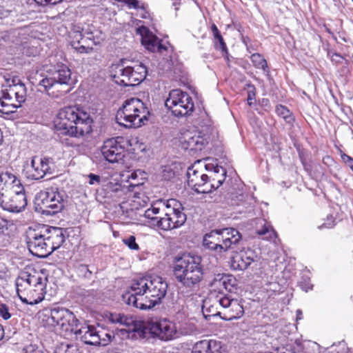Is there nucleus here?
Returning <instances> with one entry per match:
<instances>
[{"label":"nucleus","instance_id":"1","mask_svg":"<svg viewBox=\"0 0 353 353\" xmlns=\"http://www.w3.org/2000/svg\"><path fill=\"white\" fill-rule=\"evenodd\" d=\"M94 121L90 113L77 106L61 108L53 120V127L60 142L68 147L76 144L70 138L79 139L92 132Z\"/></svg>","mask_w":353,"mask_h":353},{"label":"nucleus","instance_id":"2","mask_svg":"<svg viewBox=\"0 0 353 353\" xmlns=\"http://www.w3.org/2000/svg\"><path fill=\"white\" fill-rule=\"evenodd\" d=\"M168 285L160 276L143 277L135 280L130 290L122 295L129 305L141 310H150L159 304L165 296Z\"/></svg>","mask_w":353,"mask_h":353},{"label":"nucleus","instance_id":"3","mask_svg":"<svg viewBox=\"0 0 353 353\" xmlns=\"http://www.w3.org/2000/svg\"><path fill=\"white\" fill-rule=\"evenodd\" d=\"M47 282V276L42 272L26 268L16 279L18 296L24 303L36 305L45 297Z\"/></svg>","mask_w":353,"mask_h":353},{"label":"nucleus","instance_id":"4","mask_svg":"<svg viewBox=\"0 0 353 353\" xmlns=\"http://www.w3.org/2000/svg\"><path fill=\"white\" fill-rule=\"evenodd\" d=\"M201 259L197 256L184 255L176 258L172 271L176 281L182 286L192 290L203 279Z\"/></svg>","mask_w":353,"mask_h":353},{"label":"nucleus","instance_id":"5","mask_svg":"<svg viewBox=\"0 0 353 353\" xmlns=\"http://www.w3.org/2000/svg\"><path fill=\"white\" fill-rule=\"evenodd\" d=\"M150 112L145 104L138 98L125 100L116 114L117 122L127 128L144 125L149 119Z\"/></svg>","mask_w":353,"mask_h":353},{"label":"nucleus","instance_id":"6","mask_svg":"<svg viewBox=\"0 0 353 353\" xmlns=\"http://www.w3.org/2000/svg\"><path fill=\"white\" fill-rule=\"evenodd\" d=\"M39 319L45 327L59 326L62 330L72 333L79 327L74 314L63 307L45 308L39 312Z\"/></svg>","mask_w":353,"mask_h":353},{"label":"nucleus","instance_id":"7","mask_svg":"<svg viewBox=\"0 0 353 353\" xmlns=\"http://www.w3.org/2000/svg\"><path fill=\"white\" fill-rule=\"evenodd\" d=\"M195 328L190 325L188 328H177L176 324L168 319H161L144 326L142 330L143 334L149 333L152 337L158 338L164 341H171L180 337L182 335L191 334Z\"/></svg>","mask_w":353,"mask_h":353},{"label":"nucleus","instance_id":"8","mask_svg":"<svg viewBox=\"0 0 353 353\" xmlns=\"http://www.w3.org/2000/svg\"><path fill=\"white\" fill-rule=\"evenodd\" d=\"M41 224H37L34 227H29L26 232V242L30 252L38 257L46 258L51 252L50 244L46 241L45 232Z\"/></svg>","mask_w":353,"mask_h":353},{"label":"nucleus","instance_id":"9","mask_svg":"<svg viewBox=\"0 0 353 353\" xmlns=\"http://www.w3.org/2000/svg\"><path fill=\"white\" fill-rule=\"evenodd\" d=\"M165 105L177 117L190 114L194 107L190 94L180 89L172 90L170 92Z\"/></svg>","mask_w":353,"mask_h":353},{"label":"nucleus","instance_id":"10","mask_svg":"<svg viewBox=\"0 0 353 353\" xmlns=\"http://www.w3.org/2000/svg\"><path fill=\"white\" fill-rule=\"evenodd\" d=\"M27 205L23 187L16 189H5L1 192V208L11 212H19Z\"/></svg>","mask_w":353,"mask_h":353},{"label":"nucleus","instance_id":"11","mask_svg":"<svg viewBox=\"0 0 353 353\" xmlns=\"http://www.w3.org/2000/svg\"><path fill=\"white\" fill-rule=\"evenodd\" d=\"M137 34L141 36V44L149 52L166 55L169 48H172L168 42L163 43L162 39H159L145 26L139 27L137 29Z\"/></svg>","mask_w":353,"mask_h":353},{"label":"nucleus","instance_id":"12","mask_svg":"<svg viewBox=\"0 0 353 353\" xmlns=\"http://www.w3.org/2000/svg\"><path fill=\"white\" fill-rule=\"evenodd\" d=\"M120 138H111L105 140L101 148L104 159L110 163H116L123 160L125 154V148L119 141Z\"/></svg>","mask_w":353,"mask_h":353},{"label":"nucleus","instance_id":"13","mask_svg":"<svg viewBox=\"0 0 353 353\" xmlns=\"http://www.w3.org/2000/svg\"><path fill=\"white\" fill-rule=\"evenodd\" d=\"M188 185L198 193L207 194L210 192L208 183V174L199 170L195 165L188 168L187 173Z\"/></svg>","mask_w":353,"mask_h":353},{"label":"nucleus","instance_id":"14","mask_svg":"<svg viewBox=\"0 0 353 353\" xmlns=\"http://www.w3.org/2000/svg\"><path fill=\"white\" fill-rule=\"evenodd\" d=\"M74 334L84 343L91 345H99L105 343L108 339H104L103 333H100L92 325H84L77 327Z\"/></svg>","mask_w":353,"mask_h":353},{"label":"nucleus","instance_id":"15","mask_svg":"<svg viewBox=\"0 0 353 353\" xmlns=\"http://www.w3.org/2000/svg\"><path fill=\"white\" fill-rule=\"evenodd\" d=\"M1 99L10 101L12 108H18L26 100V89L22 83L1 90Z\"/></svg>","mask_w":353,"mask_h":353},{"label":"nucleus","instance_id":"16","mask_svg":"<svg viewBox=\"0 0 353 353\" xmlns=\"http://www.w3.org/2000/svg\"><path fill=\"white\" fill-rule=\"evenodd\" d=\"M43 230H46L45 235L48 243H50L51 252L59 248L64 243L65 236L63 228L59 227H52L41 224Z\"/></svg>","mask_w":353,"mask_h":353},{"label":"nucleus","instance_id":"17","mask_svg":"<svg viewBox=\"0 0 353 353\" xmlns=\"http://www.w3.org/2000/svg\"><path fill=\"white\" fill-rule=\"evenodd\" d=\"M54 187L47 188L41 190L35 196L34 205L35 210L42 214L48 215L50 212L48 205H50L51 198H54Z\"/></svg>","mask_w":353,"mask_h":353},{"label":"nucleus","instance_id":"18","mask_svg":"<svg viewBox=\"0 0 353 353\" xmlns=\"http://www.w3.org/2000/svg\"><path fill=\"white\" fill-rule=\"evenodd\" d=\"M256 254L252 250L241 251L232 256L231 268L235 270H245L255 261Z\"/></svg>","mask_w":353,"mask_h":353},{"label":"nucleus","instance_id":"19","mask_svg":"<svg viewBox=\"0 0 353 353\" xmlns=\"http://www.w3.org/2000/svg\"><path fill=\"white\" fill-rule=\"evenodd\" d=\"M241 238V234L236 229L233 228H223L221 239L224 252L230 249H234Z\"/></svg>","mask_w":353,"mask_h":353},{"label":"nucleus","instance_id":"20","mask_svg":"<svg viewBox=\"0 0 353 353\" xmlns=\"http://www.w3.org/2000/svg\"><path fill=\"white\" fill-rule=\"evenodd\" d=\"M129 75V80L132 81L130 86L139 85L146 77L148 71L146 67L141 63H136L133 66H127L126 71Z\"/></svg>","mask_w":353,"mask_h":353},{"label":"nucleus","instance_id":"21","mask_svg":"<svg viewBox=\"0 0 353 353\" xmlns=\"http://www.w3.org/2000/svg\"><path fill=\"white\" fill-rule=\"evenodd\" d=\"M221 343L216 340H201L192 347V353H221Z\"/></svg>","mask_w":353,"mask_h":353},{"label":"nucleus","instance_id":"22","mask_svg":"<svg viewBox=\"0 0 353 353\" xmlns=\"http://www.w3.org/2000/svg\"><path fill=\"white\" fill-rule=\"evenodd\" d=\"M210 30L214 38V46L217 50L221 52L222 56L229 61V51L226 43L216 25L212 23L210 26Z\"/></svg>","mask_w":353,"mask_h":353},{"label":"nucleus","instance_id":"23","mask_svg":"<svg viewBox=\"0 0 353 353\" xmlns=\"http://www.w3.org/2000/svg\"><path fill=\"white\" fill-rule=\"evenodd\" d=\"M225 179V172L222 168L215 167L214 171H210L208 175V183L210 192L220 187Z\"/></svg>","mask_w":353,"mask_h":353},{"label":"nucleus","instance_id":"24","mask_svg":"<svg viewBox=\"0 0 353 353\" xmlns=\"http://www.w3.org/2000/svg\"><path fill=\"white\" fill-rule=\"evenodd\" d=\"M244 314V309L240 301L234 299L230 307L225 310L224 316L221 319L225 321H232L241 318Z\"/></svg>","mask_w":353,"mask_h":353},{"label":"nucleus","instance_id":"25","mask_svg":"<svg viewBox=\"0 0 353 353\" xmlns=\"http://www.w3.org/2000/svg\"><path fill=\"white\" fill-rule=\"evenodd\" d=\"M71 71L68 67L61 65L52 73V77L55 81L64 84L65 86L71 85Z\"/></svg>","mask_w":353,"mask_h":353},{"label":"nucleus","instance_id":"26","mask_svg":"<svg viewBox=\"0 0 353 353\" xmlns=\"http://www.w3.org/2000/svg\"><path fill=\"white\" fill-rule=\"evenodd\" d=\"M120 184V183L113 182L104 178L102 180V186L100 190H97V194L105 199V201H108L114 194V190L118 188V187L119 188Z\"/></svg>","mask_w":353,"mask_h":353},{"label":"nucleus","instance_id":"27","mask_svg":"<svg viewBox=\"0 0 353 353\" xmlns=\"http://www.w3.org/2000/svg\"><path fill=\"white\" fill-rule=\"evenodd\" d=\"M1 183H3V186L1 187V190L5 191V189H16L17 188L23 187L20 181L18 180L16 176L9 171L1 172Z\"/></svg>","mask_w":353,"mask_h":353},{"label":"nucleus","instance_id":"28","mask_svg":"<svg viewBox=\"0 0 353 353\" xmlns=\"http://www.w3.org/2000/svg\"><path fill=\"white\" fill-rule=\"evenodd\" d=\"M125 71H126V67L123 68L118 65L115 68L112 77L117 84L124 87H129L132 81L129 80V75Z\"/></svg>","mask_w":353,"mask_h":353},{"label":"nucleus","instance_id":"29","mask_svg":"<svg viewBox=\"0 0 353 353\" xmlns=\"http://www.w3.org/2000/svg\"><path fill=\"white\" fill-rule=\"evenodd\" d=\"M54 190L56 196L54 198H51L52 200L50 201V205H48V210L50 212L48 213V215H54L59 213L61 212L64 208L63 196L59 192L57 188H54Z\"/></svg>","mask_w":353,"mask_h":353},{"label":"nucleus","instance_id":"30","mask_svg":"<svg viewBox=\"0 0 353 353\" xmlns=\"http://www.w3.org/2000/svg\"><path fill=\"white\" fill-rule=\"evenodd\" d=\"M212 293V303L214 305H219V307H221L224 310H227L228 307H230L231 303L234 300V299H231L227 294H225L223 292L220 293Z\"/></svg>","mask_w":353,"mask_h":353},{"label":"nucleus","instance_id":"31","mask_svg":"<svg viewBox=\"0 0 353 353\" xmlns=\"http://www.w3.org/2000/svg\"><path fill=\"white\" fill-rule=\"evenodd\" d=\"M129 191L128 188L123 186L121 183L119 185V188H116L114 190V194L112 195V196L109 199L108 201H105V202H114V203H119L121 205V208H122L123 206L121 205V203L124 204L125 200L127 199V192Z\"/></svg>","mask_w":353,"mask_h":353},{"label":"nucleus","instance_id":"32","mask_svg":"<svg viewBox=\"0 0 353 353\" xmlns=\"http://www.w3.org/2000/svg\"><path fill=\"white\" fill-rule=\"evenodd\" d=\"M145 172L141 170L134 171L128 176V181L130 180L135 181L130 183L128 188L130 192L133 191L135 187H139L144 183Z\"/></svg>","mask_w":353,"mask_h":353},{"label":"nucleus","instance_id":"33","mask_svg":"<svg viewBox=\"0 0 353 353\" xmlns=\"http://www.w3.org/2000/svg\"><path fill=\"white\" fill-rule=\"evenodd\" d=\"M127 6L131 9L141 10L143 13L141 14V18L148 19L150 17V13L148 10V6L144 2L139 0H123V2Z\"/></svg>","mask_w":353,"mask_h":353},{"label":"nucleus","instance_id":"34","mask_svg":"<svg viewBox=\"0 0 353 353\" xmlns=\"http://www.w3.org/2000/svg\"><path fill=\"white\" fill-rule=\"evenodd\" d=\"M149 227L154 228L158 231L160 234L161 231H168L172 229L181 226L185 222H181L178 224L179 222H148Z\"/></svg>","mask_w":353,"mask_h":353},{"label":"nucleus","instance_id":"35","mask_svg":"<svg viewBox=\"0 0 353 353\" xmlns=\"http://www.w3.org/2000/svg\"><path fill=\"white\" fill-rule=\"evenodd\" d=\"M251 61L256 69L263 70L265 73L270 72L267 60L260 53H254L250 57Z\"/></svg>","mask_w":353,"mask_h":353},{"label":"nucleus","instance_id":"36","mask_svg":"<svg viewBox=\"0 0 353 353\" xmlns=\"http://www.w3.org/2000/svg\"><path fill=\"white\" fill-rule=\"evenodd\" d=\"M109 320L113 323H117L127 327H130L134 323V320L132 317L120 313H111L109 316Z\"/></svg>","mask_w":353,"mask_h":353},{"label":"nucleus","instance_id":"37","mask_svg":"<svg viewBox=\"0 0 353 353\" xmlns=\"http://www.w3.org/2000/svg\"><path fill=\"white\" fill-rule=\"evenodd\" d=\"M275 112L279 117H282L284 121L292 125L295 121V118L292 112L285 105L279 104L276 106Z\"/></svg>","mask_w":353,"mask_h":353},{"label":"nucleus","instance_id":"38","mask_svg":"<svg viewBox=\"0 0 353 353\" xmlns=\"http://www.w3.org/2000/svg\"><path fill=\"white\" fill-rule=\"evenodd\" d=\"M70 90V85L65 86L64 84L55 81L48 95L53 98H59L68 93Z\"/></svg>","mask_w":353,"mask_h":353},{"label":"nucleus","instance_id":"39","mask_svg":"<svg viewBox=\"0 0 353 353\" xmlns=\"http://www.w3.org/2000/svg\"><path fill=\"white\" fill-rule=\"evenodd\" d=\"M203 310L208 312V316H220L221 317V312L219 310V305H214L212 301V293L210 296L204 301Z\"/></svg>","mask_w":353,"mask_h":353},{"label":"nucleus","instance_id":"40","mask_svg":"<svg viewBox=\"0 0 353 353\" xmlns=\"http://www.w3.org/2000/svg\"><path fill=\"white\" fill-rule=\"evenodd\" d=\"M30 172L32 179L34 180H39L45 176V172L41 169V166L38 165L37 157H34L32 159Z\"/></svg>","mask_w":353,"mask_h":353},{"label":"nucleus","instance_id":"41","mask_svg":"<svg viewBox=\"0 0 353 353\" xmlns=\"http://www.w3.org/2000/svg\"><path fill=\"white\" fill-rule=\"evenodd\" d=\"M203 245L205 248L212 251H214L216 253L221 254L224 252L223 244L216 243V242H214V241L208 238L206 235H205L203 237Z\"/></svg>","mask_w":353,"mask_h":353},{"label":"nucleus","instance_id":"42","mask_svg":"<svg viewBox=\"0 0 353 353\" xmlns=\"http://www.w3.org/2000/svg\"><path fill=\"white\" fill-rule=\"evenodd\" d=\"M83 35L81 32L80 31H72L70 34V44L72 47L75 49H81L84 50L85 46L78 47L79 43H81V41L83 38Z\"/></svg>","mask_w":353,"mask_h":353},{"label":"nucleus","instance_id":"43","mask_svg":"<svg viewBox=\"0 0 353 353\" xmlns=\"http://www.w3.org/2000/svg\"><path fill=\"white\" fill-rule=\"evenodd\" d=\"M9 103L10 102L6 100L1 101V117L8 119V117L10 115V118L13 119L14 118L13 114H16L17 108L12 109V105H9Z\"/></svg>","mask_w":353,"mask_h":353},{"label":"nucleus","instance_id":"44","mask_svg":"<svg viewBox=\"0 0 353 353\" xmlns=\"http://www.w3.org/2000/svg\"><path fill=\"white\" fill-rule=\"evenodd\" d=\"M54 353H81L79 347L75 344H61L57 347Z\"/></svg>","mask_w":353,"mask_h":353},{"label":"nucleus","instance_id":"45","mask_svg":"<svg viewBox=\"0 0 353 353\" xmlns=\"http://www.w3.org/2000/svg\"><path fill=\"white\" fill-rule=\"evenodd\" d=\"M222 276H223V274H218L214 276V279L210 282V286L214 290L213 292H223L222 290H223V279Z\"/></svg>","mask_w":353,"mask_h":353},{"label":"nucleus","instance_id":"46","mask_svg":"<svg viewBox=\"0 0 353 353\" xmlns=\"http://www.w3.org/2000/svg\"><path fill=\"white\" fill-rule=\"evenodd\" d=\"M223 289L228 292H232L236 285V279L230 274H223Z\"/></svg>","mask_w":353,"mask_h":353},{"label":"nucleus","instance_id":"47","mask_svg":"<svg viewBox=\"0 0 353 353\" xmlns=\"http://www.w3.org/2000/svg\"><path fill=\"white\" fill-rule=\"evenodd\" d=\"M256 234L259 236H265L264 239H271L276 236L275 231L270 225H265L261 230H258Z\"/></svg>","mask_w":353,"mask_h":353},{"label":"nucleus","instance_id":"48","mask_svg":"<svg viewBox=\"0 0 353 353\" xmlns=\"http://www.w3.org/2000/svg\"><path fill=\"white\" fill-rule=\"evenodd\" d=\"M92 41L89 39L88 38H86L83 37V39L81 41V43H79L78 47L85 46L84 50L81 49H75V50L79 53H90L93 50V48L92 45L90 43H92Z\"/></svg>","mask_w":353,"mask_h":353},{"label":"nucleus","instance_id":"49","mask_svg":"<svg viewBox=\"0 0 353 353\" xmlns=\"http://www.w3.org/2000/svg\"><path fill=\"white\" fill-rule=\"evenodd\" d=\"M65 236L68 238L79 239L81 234V229L79 227H70L63 228Z\"/></svg>","mask_w":353,"mask_h":353},{"label":"nucleus","instance_id":"50","mask_svg":"<svg viewBox=\"0 0 353 353\" xmlns=\"http://www.w3.org/2000/svg\"><path fill=\"white\" fill-rule=\"evenodd\" d=\"M4 82L1 83V87L5 88H10L11 86L20 83V80L10 75H5L3 77Z\"/></svg>","mask_w":353,"mask_h":353},{"label":"nucleus","instance_id":"51","mask_svg":"<svg viewBox=\"0 0 353 353\" xmlns=\"http://www.w3.org/2000/svg\"><path fill=\"white\" fill-rule=\"evenodd\" d=\"M177 205L181 206V204L179 203L176 199H171L167 201L166 207L168 208H170L171 206H172V211L176 214V217L181 218V216L183 215L184 216V219H185V215L183 213H182L179 209L176 208Z\"/></svg>","mask_w":353,"mask_h":353},{"label":"nucleus","instance_id":"52","mask_svg":"<svg viewBox=\"0 0 353 353\" xmlns=\"http://www.w3.org/2000/svg\"><path fill=\"white\" fill-rule=\"evenodd\" d=\"M55 80L53 77H46L43 79L39 82V85L43 88V91L46 92L48 94H49V92L51 91L52 86L53 85Z\"/></svg>","mask_w":353,"mask_h":353},{"label":"nucleus","instance_id":"53","mask_svg":"<svg viewBox=\"0 0 353 353\" xmlns=\"http://www.w3.org/2000/svg\"><path fill=\"white\" fill-rule=\"evenodd\" d=\"M208 238L216 242L218 244H222V229L221 230H213L210 232L205 234Z\"/></svg>","mask_w":353,"mask_h":353},{"label":"nucleus","instance_id":"54","mask_svg":"<svg viewBox=\"0 0 353 353\" xmlns=\"http://www.w3.org/2000/svg\"><path fill=\"white\" fill-rule=\"evenodd\" d=\"M37 163L41 169L45 172V175L47 173H50V167L49 165V159L48 158H37Z\"/></svg>","mask_w":353,"mask_h":353},{"label":"nucleus","instance_id":"55","mask_svg":"<svg viewBox=\"0 0 353 353\" xmlns=\"http://www.w3.org/2000/svg\"><path fill=\"white\" fill-rule=\"evenodd\" d=\"M6 326L1 325V341L9 340L14 334H16V330L14 327L8 328L7 331H6Z\"/></svg>","mask_w":353,"mask_h":353},{"label":"nucleus","instance_id":"56","mask_svg":"<svg viewBox=\"0 0 353 353\" xmlns=\"http://www.w3.org/2000/svg\"><path fill=\"white\" fill-rule=\"evenodd\" d=\"M123 243L131 250H138L139 249L138 244L135 241V237L134 236H130L128 239H123Z\"/></svg>","mask_w":353,"mask_h":353},{"label":"nucleus","instance_id":"57","mask_svg":"<svg viewBox=\"0 0 353 353\" xmlns=\"http://www.w3.org/2000/svg\"><path fill=\"white\" fill-rule=\"evenodd\" d=\"M88 177L89 179V184L90 185H101L102 186V180L103 179L101 178L99 175H97L92 173H90L88 175Z\"/></svg>","mask_w":353,"mask_h":353},{"label":"nucleus","instance_id":"58","mask_svg":"<svg viewBox=\"0 0 353 353\" xmlns=\"http://www.w3.org/2000/svg\"><path fill=\"white\" fill-rule=\"evenodd\" d=\"M293 353H305L303 345L299 341H295L293 344H289Z\"/></svg>","mask_w":353,"mask_h":353},{"label":"nucleus","instance_id":"59","mask_svg":"<svg viewBox=\"0 0 353 353\" xmlns=\"http://www.w3.org/2000/svg\"><path fill=\"white\" fill-rule=\"evenodd\" d=\"M22 353H44L35 345L30 344L22 349Z\"/></svg>","mask_w":353,"mask_h":353},{"label":"nucleus","instance_id":"60","mask_svg":"<svg viewBox=\"0 0 353 353\" xmlns=\"http://www.w3.org/2000/svg\"><path fill=\"white\" fill-rule=\"evenodd\" d=\"M144 216L148 219H150L151 221H164L165 219L161 216H156L154 212L150 208L145 211Z\"/></svg>","mask_w":353,"mask_h":353},{"label":"nucleus","instance_id":"61","mask_svg":"<svg viewBox=\"0 0 353 353\" xmlns=\"http://www.w3.org/2000/svg\"><path fill=\"white\" fill-rule=\"evenodd\" d=\"M336 148L341 155V158L342 161L345 163H346L349 165L351 163L353 162V158H352L350 156L345 154L339 147H336Z\"/></svg>","mask_w":353,"mask_h":353},{"label":"nucleus","instance_id":"62","mask_svg":"<svg viewBox=\"0 0 353 353\" xmlns=\"http://www.w3.org/2000/svg\"><path fill=\"white\" fill-rule=\"evenodd\" d=\"M11 317V314L9 312V308L6 304L1 303V318L8 320Z\"/></svg>","mask_w":353,"mask_h":353},{"label":"nucleus","instance_id":"63","mask_svg":"<svg viewBox=\"0 0 353 353\" xmlns=\"http://www.w3.org/2000/svg\"><path fill=\"white\" fill-rule=\"evenodd\" d=\"M329 54L330 56L332 62L335 64L341 63L343 60L344 59L343 57L336 52L332 53L331 54L329 53Z\"/></svg>","mask_w":353,"mask_h":353},{"label":"nucleus","instance_id":"64","mask_svg":"<svg viewBox=\"0 0 353 353\" xmlns=\"http://www.w3.org/2000/svg\"><path fill=\"white\" fill-rule=\"evenodd\" d=\"M38 5L45 6L47 4H57L62 0H34Z\"/></svg>","mask_w":353,"mask_h":353}]
</instances>
